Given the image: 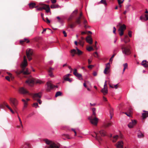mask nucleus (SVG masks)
I'll return each instance as SVG.
<instances>
[{"instance_id": "nucleus-13", "label": "nucleus", "mask_w": 148, "mask_h": 148, "mask_svg": "<svg viewBox=\"0 0 148 148\" xmlns=\"http://www.w3.org/2000/svg\"><path fill=\"white\" fill-rule=\"evenodd\" d=\"M47 87L46 88V90L48 92L50 91L51 89H52L54 87L58 88V86H55L53 85L50 82H47Z\"/></svg>"}, {"instance_id": "nucleus-22", "label": "nucleus", "mask_w": 148, "mask_h": 148, "mask_svg": "<svg viewBox=\"0 0 148 148\" xmlns=\"http://www.w3.org/2000/svg\"><path fill=\"white\" fill-rule=\"evenodd\" d=\"M121 40L123 41L125 44H126L130 41V39L127 35H125V36L124 38L122 39Z\"/></svg>"}, {"instance_id": "nucleus-19", "label": "nucleus", "mask_w": 148, "mask_h": 148, "mask_svg": "<svg viewBox=\"0 0 148 148\" xmlns=\"http://www.w3.org/2000/svg\"><path fill=\"white\" fill-rule=\"evenodd\" d=\"M86 40L88 43L92 44V40L91 38V36H89L86 37Z\"/></svg>"}, {"instance_id": "nucleus-34", "label": "nucleus", "mask_w": 148, "mask_h": 148, "mask_svg": "<svg viewBox=\"0 0 148 148\" xmlns=\"http://www.w3.org/2000/svg\"><path fill=\"white\" fill-rule=\"evenodd\" d=\"M4 104L5 106L9 110H10V111L12 112V113H14V111L12 110V108L9 106L7 104V103H4Z\"/></svg>"}, {"instance_id": "nucleus-16", "label": "nucleus", "mask_w": 148, "mask_h": 148, "mask_svg": "<svg viewBox=\"0 0 148 148\" xmlns=\"http://www.w3.org/2000/svg\"><path fill=\"white\" fill-rule=\"evenodd\" d=\"M71 75L70 74H67L63 77V78L64 81H68L69 82H71L72 81V79H71L69 78V77Z\"/></svg>"}, {"instance_id": "nucleus-5", "label": "nucleus", "mask_w": 148, "mask_h": 148, "mask_svg": "<svg viewBox=\"0 0 148 148\" xmlns=\"http://www.w3.org/2000/svg\"><path fill=\"white\" fill-rule=\"evenodd\" d=\"M95 112H92V114L91 116L88 118L91 124L95 125H97L98 122V119L96 116Z\"/></svg>"}, {"instance_id": "nucleus-60", "label": "nucleus", "mask_w": 148, "mask_h": 148, "mask_svg": "<svg viewBox=\"0 0 148 148\" xmlns=\"http://www.w3.org/2000/svg\"><path fill=\"white\" fill-rule=\"evenodd\" d=\"M51 3H55L56 2V0H51Z\"/></svg>"}, {"instance_id": "nucleus-18", "label": "nucleus", "mask_w": 148, "mask_h": 148, "mask_svg": "<svg viewBox=\"0 0 148 148\" xmlns=\"http://www.w3.org/2000/svg\"><path fill=\"white\" fill-rule=\"evenodd\" d=\"M136 120H132L131 121L128 125V127L130 128H132L136 124Z\"/></svg>"}, {"instance_id": "nucleus-52", "label": "nucleus", "mask_w": 148, "mask_h": 148, "mask_svg": "<svg viewBox=\"0 0 148 148\" xmlns=\"http://www.w3.org/2000/svg\"><path fill=\"white\" fill-rule=\"evenodd\" d=\"M33 106L36 108L38 106V103H35L33 104Z\"/></svg>"}, {"instance_id": "nucleus-61", "label": "nucleus", "mask_w": 148, "mask_h": 148, "mask_svg": "<svg viewBox=\"0 0 148 148\" xmlns=\"http://www.w3.org/2000/svg\"><path fill=\"white\" fill-rule=\"evenodd\" d=\"M93 76H96L97 75V73L96 72L94 71V72L93 73Z\"/></svg>"}, {"instance_id": "nucleus-9", "label": "nucleus", "mask_w": 148, "mask_h": 148, "mask_svg": "<svg viewBox=\"0 0 148 148\" xmlns=\"http://www.w3.org/2000/svg\"><path fill=\"white\" fill-rule=\"evenodd\" d=\"M40 5L41 6V7L37 8V10H41L43 9L45 10L47 12H49L50 7L49 5L40 3Z\"/></svg>"}, {"instance_id": "nucleus-50", "label": "nucleus", "mask_w": 148, "mask_h": 148, "mask_svg": "<svg viewBox=\"0 0 148 148\" xmlns=\"http://www.w3.org/2000/svg\"><path fill=\"white\" fill-rule=\"evenodd\" d=\"M124 0H123L122 1H121V0H117L119 4H121L123 3Z\"/></svg>"}, {"instance_id": "nucleus-1", "label": "nucleus", "mask_w": 148, "mask_h": 148, "mask_svg": "<svg viewBox=\"0 0 148 148\" xmlns=\"http://www.w3.org/2000/svg\"><path fill=\"white\" fill-rule=\"evenodd\" d=\"M78 13V10H75L73 12L71 15L70 17L69 18L68 20L69 22L70 23L69 24V26L71 28H73L75 27L76 24L79 25L81 24L82 22L83 23L84 25V27L85 29H87L88 28L90 27L87 25V21L84 17L83 16L82 13L81 12L79 14V16H77L75 19V23H72L71 22V20L73 17L75 16Z\"/></svg>"}, {"instance_id": "nucleus-8", "label": "nucleus", "mask_w": 148, "mask_h": 148, "mask_svg": "<svg viewBox=\"0 0 148 148\" xmlns=\"http://www.w3.org/2000/svg\"><path fill=\"white\" fill-rule=\"evenodd\" d=\"M41 93L40 92L38 93H36L33 94L32 97L33 99L37 100L39 104H41L42 103L40 99L41 97Z\"/></svg>"}, {"instance_id": "nucleus-27", "label": "nucleus", "mask_w": 148, "mask_h": 148, "mask_svg": "<svg viewBox=\"0 0 148 148\" xmlns=\"http://www.w3.org/2000/svg\"><path fill=\"white\" fill-rule=\"evenodd\" d=\"M145 112L142 114V117L143 119H145L147 117H148V111H143Z\"/></svg>"}, {"instance_id": "nucleus-49", "label": "nucleus", "mask_w": 148, "mask_h": 148, "mask_svg": "<svg viewBox=\"0 0 148 148\" xmlns=\"http://www.w3.org/2000/svg\"><path fill=\"white\" fill-rule=\"evenodd\" d=\"M93 55L94 57H98V54L97 52H95L94 53Z\"/></svg>"}, {"instance_id": "nucleus-31", "label": "nucleus", "mask_w": 148, "mask_h": 148, "mask_svg": "<svg viewBox=\"0 0 148 148\" xmlns=\"http://www.w3.org/2000/svg\"><path fill=\"white\" fill-rule=\"evenodd\" d=\"M26 42L27 43H29V40L27 38H24L23 40H21L20 41V43L22 44L24 42Z\"/></svg>"}, {"instance_id": "nucleus-26", "label": "nucleus", "mask_w": 148, "mask_h": 148, "mask_svg": "<svg viewBox=\"0 0 148 148\" xmlns=\"http://www.w3.org/2000/svg\"><path fill=\"white\" fill-rule=\"evenodd\" d=\"M76 54H77L78 56H80L82 55L83 52L79 49L77 47H76Z\"/></svg>"}, {"instance_id": "nucleus-10", "label": "nucleus", "mask_w": 148, "mask_h": 148, "mask_svg": "<svg viewBox=\"0 0 148 148\" xmlns=\"http://www.w3.org/2000/svg\"><path fill=\"white\" fill-rule=\"evenodd\" d=\"M119 25L120 26L118 29L119 34L120 36H121L123 34L124 31L126 29V26L125 24L121 25V23H119V25Z\"/></svg>"}, {"instance_id": "nucleus-53", "label": "nucleus", "mask_w": 148, "mask_h": 148, "mask_svg": "<svg viewBox=\"0 0 148 148\" xmlns=\"http://www.w3.org/2000/svg\"><path fill=\"white\" fill-rule=\"evenodd\" d=\"M132 32L131 31H129L128 32V35L130 37H132Z\"/></svg>"}, {"instance_id": "nucleus-14", "label": "nucleus", "mask_w": 148, "mask_h": 148, "mask_svg": "<svg viewBox=\"0 0 148 148\" xmlns=\"http://www.w3.org/2000/svg\"><path fill=\"white\" fill-rule=\"evenodd\" d=\"M110 68V63H108L106 64V68L105 69L103 73L105 74H107L109 72V69Z\"/></svg>"}, {"instance_id": "nucleus-33", "label": "nucleus", "mask_w": 148, "mask_h": 148, "mask_svg": "<svg viewBox=\"0 0 148 148\" xmlns=\"http://www.w3.org/2000/svg\"><path fill=\"white\" fill-rule=\"evenodd\" d=\"M4 104L5 106L9 110H10V111L12 112V113H14V111L12 110V108L9 106L7 104V103H4Z\"/></svg>"}, {"instance_id": "nucleus-48", "label": "nucleus", "mask_w": 148, "mask_h": 148, "mask_svg": "<svg viewBox=\"0 0 148 148\" xmlns=\"http://www.w3.org/2000/svg\"><path fill=\"white\" fill-rule=\"evenodd\" d=\"M124 69H126L127 68V63H125L123 64Z\"/></svg>"}, {"instance_id": "nucleus-15", "label": "nucleus", "mask_w": 148, "mask_h": 148, "mask_svg": "<svg viewBox=\"0 0 148 148\" xmlns=\"http://www.w3.org/2000/svg\"><path fill=\"white\" fill-rule=\"evenodd\" d=\"M123 143L122 141L118 142L115 145L117 148H123Z\"/></svg>"}, {"instance_id": "nucleus-59", "label": "nucleus", "mask_w": 148, "mask_h": 148, "mask_svg": "<svg viewBox=\"0 0 148 148\" xmlns=\"http://www.w3.org/2000/svg\"><path fill=\"white\" fill-rule=\"evenodd\" d=\"M62 32L63 34H64V37L67 36V34L66 32L64 31H63Z\"/></svg>"}, {"instance_id": "nucleus-21", "label": "nucleus", "mask_w": 148, "mask_h": 148, "mask_svg": "<svg viewBox=\"0 0 148 148\" xmlns=\"http://www.w3.org/2000/svg\"><path fill=\"white\" fill-rule=\"evenodd\" d=\"M132 110L131 108H130L128 110L127 112H125L124 113L127 115L128 116L130 117L132 116Z\"/></svg>"}, {"instance_id": "nucleus-57", "label": "nucleus", "mask_w": 148, "mask_h": 148, "mask_svg": "<svg viewBox=\"0 0 148 148\" xmlns=\"http://www.w3.org/2000/svg\"><path fill=\"white\" fill-rule=\"evenodd\" d=\"M103 101H108L107 98L104 96L103 97Z\"/></svg>"}, {"instance_id": "nucleus-40", "label": "nucleus", "mask_w": 148, "mask_h": 148, "mask_svg": "<svg viewBox=\"0 0 148 148\" xmlns=\"http://www.w3.org/2000/svg\"><path fill=\"white\" fill-rule=\"evenodd\" d=\"M138 138H140L144 137V135L141 132L138 133Z\"/></svg>"}, {"instance_id": "nucleus-7", "label": "nucleus", "mask_w": 148, "mask_h": 148, "mask_svg": "<svg viewBox=\"0 0 148 148\" xmlns=\"http://www.w3.org/2000/svg\"><path fill=\"white\" fill-rule=\"evenodd\" d=\"M10 103L13 109L15 110L16 109V106L18 104V101L15 98H10L9 99Z\"/></svg>"}, {"instance_id": "nucleus-11", "label": "nucleus", "mask_w": 148, "mask_h": 148, "mask_svg": "<svg viewBox=\"0 0 148 148\" xmlns=\"http://www.w3.org/2000/svg\"><path fill=\"white\" fill-rule=\"evenodd\" d=\"M18 91L20 93L23 94H27L29 95L32 96L33 94L32 93H29V92L27 90H26L23 87L20 88H19Z\"/></svg>"}, {"instance_id": "nucleus-51", "label": "nucleus", "mask_w": 148, "mask_h": 148, "mask_svg": "<svg viewBox=\"0 0 148 148\" xmlns=\"http://www.w3.org/2000/svg\"><path fill=\"white\" fill-rule=\"evenodd\" d=\"M18 119H19V121H20V124H21V126L22 127H23V125H22V121H21V119L20 118V117H19V116H18Z\"/></svg>"}, {"instance_id": "nucleus-62", "label": "nucleus", "mask_w": 148, "mask_h": 148, "mask_svg": "<svg viewBox=\"0 0 148 148\" xmlns=\"http://www.w3.org/2000/svg\"><path fill=\"white\" fill-rule=\"evenodd\" d=\"M46 20L47 21V23H50V21L47 18H46Z\"/></svg>"}, {"instance_id": "nucleus-46", "label": "nucleus", "mask_w": 148, "mask_h": 148, "mask_svg": "<svg viewBox=\"0 0 148 148\" xmlns=\"http://www.w3.org/2000/svg\"><path fill=\"white\" fill-rule=\"evenodd\" d=\"M87 50L88 51H90L91 50H94L93 47H88L87 48Z\"/></svg>"}, {"instance_id": "nucleus-35", "label": "nucleus", "mask_w": 148, "mask_h": 148, "mask_svg": "<svg viewBox=\"0 0 148 148\" xmlns=\"http://www.w3.org/2000/svg\"><path fill=\"white\" fill-rule=\"evenodd\" d=\"M4 104L5 106L9 110H10V111L12 112V113H14V111L12 110V108L9 106L7 104V103H4Z\"/></svg>"}, {"instance_id": "nucleus-25", "label": "nucleus", "mask_w": 148, "mask_h": 148, "mask_svg": "<svg viewBox=\"0 0 148 148\" xmlns=\"http://www.w3.org/2000/svg\"><path fill=\"white\" fill-rule=\"evenodd\" d=\"M95 133L96 135V136L95 137V139L98 141L99 142H100L102 140V139L101 137L99 136L98 133H97L96 132H94Z\"/></svg>"}, {"instance_id": "nucleus-63", "label": "nucleus", "mask_w": 148, "mask_h": 148, "mask_svg": "<svg viewBox=\"0 0 148 148\" xmlns=\"http://www.w3.org/2000/svg\"><path fill=\"white\" fill-rule=\"evenodd\" d=\"M116 29L115 27H113V32L114 34H115Z\"/></svg>"}, {"instance_id": "nucleus-58", "label": "nucleus", "mask_w": 148, "mask_h": 148, "mask_svg": "<svg viewBox=\"0 0 148 148\" xmlns=\"http://www.w3.org/2000/svg\"><path fill=\"white\" fill-rule=\"evenodd\" d=\"M24 108H26L27 107V102L26 101L25 102H24Z\"/></svg>"}, {"instance_id": "nucleus-45", "label": "nucleus", "mask_w": 148, "mask_h": 148, "mask_svg": "<svg viewBox=\"0 0 148 148\" xmlns=\"http://www.w3.org/2000/svg\"><path fill=\"white\" fill-rule=\"evenodd\" d=\"M119 138V136L117 135H116L115 136H114L113 137V138H114V139H115V140H113V142H115L116 141V140L118 138Z\"/></svg>"}, {"instance_id": "nucleus-3", "label": "nucleus", "mask_w": 148, "mask_h": 148, "mask_svg": "<svg viewBox=\"0 0 148 148\" xmlns=\"http://www.w3.org/2000/svg\"><path fill=\"white\" fill-rule=\"evenodd\" d=\"M43 140L47 145L46 146L45 148H60V145L58 143L47 139H45Z\"/></svg>"}, {"instance_id": "nucleus-6", "label": "nucleus", "mask_w": 148, "mask_h": 148, "mask_svg": "<svg viewBox=\"0 0 148 148\" xmlns=\"http://www.w3.org/2000/svg\"><path fill=\"white\" fill-rule=\"evenodd\" d=\"M36 83H38L41 84L42 83V82L39 80H37L36 81L35 79L31 77H29L27 80L25 81V83L29 85L32 86L34 84L35 82Z\"/></svg>"}, {"instance_id": "nucleus-41", "label": "nucleus", "mask_w": 148, "mask_h": 148, "mask_svg": "<svg viewBox=\"0 0 148 148\" xmlns=\"http://www.w3.org/2000/svg\"><path fill=\"white\" fill-rule=\"evenodd\" d=\"M99 3H102L104 4L106 6L107 5V3L105 0H101V1Z\"/></svg>"}, {"instance_id": "nucleus-36", "label": "nucleus", "mask_w": 148, "mask_h": 148, "mask_svg": "<svg viewBox=\"0 0 148 148\" xmlns=\"http://www.w3.org/2000/svg\"><path fill=\"white\" fill-rule=\"evenodd\" d=\"M4 104L5 106L9 110H10V111L12 112V113H14V111L12 110V108L9 106L7 104V103H4Z\"/></svg>"}, {"instance_id": "nucleus-42", "label": "nucleus", "mask_w": 148, "mask_h": 148, "mask_svg": "<svg viewBox=\"0 0 148 148\" xmlns=\"http://www.w3.org/2000/svg\"><path fill=\"white\" fill-rule=\"evenodd\" d=\"M62 94V93L60 92V91H58L56 92V95H55V97H57L58 96H60Z\"/></svg>"}, {"instance_id": "nucleus-30", "label": "nucleus", "mask_w": 148, "mask_h": 148, "mask_svg": "<svg viewBox=\"0 0 148 148\" xmlns=\"http://www.w3.org/2000/svg\"><path fill=\"white\" fill-rule=\"evenodd\" d=\"M145 17L146 18H145L143 16H141L140 17V19L141 20H142L144 19L145 21H147L148 20V14H145Z\"/></svg>"}, {"instance_id": "nucleus-2", "label": "nucleus", "mask_w": 148, "mask_h": 148, "mask_svg": "<svg viewBox=\"0 0 148 148\" xmlns=\"http://www.w3.org/2000/svg\"><path fill=\"white\" fill-rule=\"evenodd\" d=\"M27 65V63L26 57L24 56L23 57V61L20 65L21 70H17L15 71V73L18 76L21 73L25 75H28L30 74L28 69L26 68Z\"/></svg>"}, {"instance_id": "nucleus-24", "label": "nucleus", "mask_w": 148, "mask_h": 148, "mask_svg": "<svg viewBox=\"0 0 148 148\" xmlns=\"http://www.w3.org/2000/svg\"><path fill=\"white\" fill-rule=\"evenodd\" d=\"M141 64L144 67H148V62L146 60H143Z\"/></svg>"}, {"instance_id": "nucleus-43", "label": "nucleus", "mask_w": 148, "mask_h": 148, "mask_svg": "<svg viewBox=\"0 0 148 148\" xmlns=\"http://www.w3.org/2000/svg\"><path fill=\"white\" fill-rule=\"evenodd\" d=\"M112 123H105L104 125V126L105 128L111 126Z\"/></svg>"}, {"instance_id": "nucleus-54", "label": "nucleus", "mask_w": 148, "mask_h": 148, "mask_svg": "<svg viewBox=\"0 0 148 148\" xmlns=\"http://www.w3.org/2000/svg\"><path fill=\"white\" fill-rule=\"evenodd\" d=\"M94 66L92 65H89L88 66V67L90 69H91Z\"/></svg>"}, {"instance_id": "nucleus-64", "label": "nucleus", "mask_w": 148, "mask_h": 148, "mask_svg": "<svg viewBox=\"0 0 148 148\" xmlns=\"http://www.w3.org/2000/svg\"><path fill=\"white\" fill-rule=\"evenodd\" d=\"M104 87H107V81H105V82L104 83Z\"/></svg>"}, {"instance_id": "nucleus-32", "label": "nucleus", "mask_w": 148, "mask_h": 148, "mask_svg": "<svg viewBox=\"0 0 148 148\" xmlns=\"http://www.w3.org/2000/svg\"><path fill=\"white\" fill-rule=\"evenodd\" d=\"M51 8H60V6L58 5L52 4L51 5Z\"/></svg>"}, {"instance_id": "nucleus-17", "label": "nucleus", "mask_w": 148, "mask_h": 148, "mask_svg": "<svg viewBox=\"0 0 148 148\" xmlns=\"http://www.w3.org/2000/svg\"><path fill=\"white\" fill-rule=\"evenodd\" d=\"M73 74L75 75L78 78H79L80 80L82 79V75L79 73H78L77 72V70L76 69H74V71L73 73Z\"/></svg>"}, {"instance_id": "nucleus-44", "label": "nucleus", "mask_w": 148, "mask_h": 148, "mask_svg": "<svg viewBox=\"0 0 148 148\" xmlns=\"http://www.w3.org/2000/svg\"><path fill=\"white\" fill-rule=\"evenodd\" d=\"M110 115H113V110L111 107H110Z\"/></svg>"}, {"instance_id": "nucleus-56", "label": "nucleus", "mask_w": 148, "mask_h": 148, "mask_svg": "<svg viewBox=\"0 0 148 148\" xmlns=\"http://www.w3.org/2000/svg\"><path fill=\"white\" fill-rule=\"evenodd\" d=\"M97 43V41H95V45L94 46V47L95 48V49L96 50L97 49V47L96 46V44Z\"/></svg>"}, {"instance_id": "nucleus-28", "label": "nucleus", "mask_w": 148, "mask_h": 148, "mask_svg": "<svg viewBox=\"0 0 148 148\" xmlns=\"http://www.w3.org/2000/svg\"><path fill=\"white\" fill-rule=\"evenodd\" d=\"M36 4L35 3H30L29 4V7L30 8L32 9L34 8H37L38 7V6H36Z\"/></svg>"}, {"instance_id": "nucleus-29", "label": "nucleus", "mask_w": 148, "mask_h": 148, "mask_svg": "<svg viewBox=\"0 0 148 148\" xmlns=\"http://www.w3.org/2000/svg\"><path fill=\"white\" fill-rule=\"evenodd\" d=\"M99 133L101 136H106V132L104 130H101L99 131Z\"/></svg>"}, {"instance_id": "nucleus-38", "label": "nucleus", "mask_w": 148, "mask_h": 148, "mask_svg": "<svg viewBox=\"0 0 148 148\" xmlns=\"http://www.w3.org/2000/svg\"><path fill=\"white\" fill-rule=\"evenodd\" d=\"M62 136H63V138L64 139H65L66 138L68 139H70V138H69V136L68 134H64L62 135Z\"/></svg>"}, {"instance_id": "nucleus-20", "label": "nucleus", "mask_w": 148, "mask_h": 148, "mask_svg": "<svg viewBox=\"0 0 148 148\" xmlns=\"http://www.w3.org/2000/svg\"><path fill=\"white\" fill-rule=\"evenodd\" d=\"M101 92L103 93L104 95H106L108 93L107 87H104L101 90Z\"/></svg>"}, {"instance_id": "nucleus-47", "label": "nucleus", "mask_w": 148, "mask_h": 148, "mask_svg": "<svg viewBox=\"0 0 148 148\" xmlns=\"http://www.w3.org/2000/svg\"><path fill=\"white\" fill-rule=\"evenodd\" d=\"M4 103H6L4 102L3 104H0V108H4V106H5L4 104Z\"/></svg>"}, {"instance_id": "nucleus-23", "label": "nucleus", "mask_w": 148, "mask_h": 148, "mask_svg": "<svg viewBox=\"0 0 148 148\" xmlns=\"http://www.w3.org/2000/svg\"><path fill=\"white\" fill-rule=\"evenodd\" d=\"M54 69L52 68H50L47 71L49 73V75L51 77H53V75L52 73V71Z\"/></svg>"}, {"instance_id": "nucleus-12", "label": "nucleus", "mask_w": 148, "mask_h": 148, "mask_svg": "<svg viewBox=\"0 0 148 148\" xmlns=\"http://www.w3.org/2000/svg\"><path fill=\"white\" fill-rule=\"evenodd\" d=\"M33 52L32 49H27L26 51V56L29 60H32V55Z\"/></svg>"}, {"instance_id": "nucleus-55", "label": "nucleus", "mask_w": 148, "mask_h": 148, "mask_svg": "<svg viewBox=\"0 0 148 148\" xmlns=\"http://www.w3.org/2000/svg\"><path fill=\"white\" fill-rule=\"evenodd\" d=\"M5 78L6 79L8 80V81H10V77L9 76H6L5 77Z\"/></svg>"}, {"instance_id": "nucleus-37", "label": "nucleus", "mask_w": 148, "mask_h": 148, "mask_svg": "<svg viewBox=\"0 0 148 148\" xmlns=\"http://www.w3.org/2000/svg\"><path fill=\"white\" fill-rule=\"evenodd\" d=\"M84 43V40H83L80 39L79 40L78 43L82 47H83Z\"/></svg>"}, {"instance_id": "nucleus-39", "label": "nucleus", "mask_w": 148, "mask_h": 148, "mask_svg": "<svg viewBox=\"0 0 148 148\" xmlns=\"http://www.w3.org/2000/svg\"><path fill=\"white\" fill-rule=\"evenodd\" d=\"M76 50L75 49H73L71 50V53L72 54L71 55L73 57L75 56V55L76 54Z\"/></svg>"}, {"instance_id": "nucleus-4", "label": "nucleus", "mask_w": 148, "mask_h": 148, "mask_svg": "<svg viewBox=\"0 0 148 148\" xmlns=\"http://www.w3.org/2000/svg\"><path fill=\"white\" fill-rule=\"evenodd\" d=\"M121 47L123 53L125 55H128L131 53L130 49V45H121Z\"/></svg>"}]
</instances>
